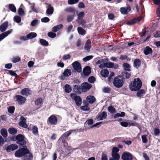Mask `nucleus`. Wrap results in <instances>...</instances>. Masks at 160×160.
Segmentation results:
<instances>
[{
  "mask_svg": "<svg viewBox=\"0 0 160 160\" xmlns=\"http://www.w3.org/2000/svg\"><path fill=\"white\" fill-rule=\"evenodd\" d=\"M142 86V82L140 79L138 78H134L133 82L129 84L130 89L132 91H136L139 90Z\"/></svg>",
  "mask_w": 160,
  "mask_h": 160,
  "instance_id": "obj_1",
  "label": "nucleus"
},
{
  "mask_svg": "<svg viewBox=\"0 0 160 160\" xmlns=\"http://www.w3.org/2000/svg\"><path fill=\"white\" fill-rule=\"evenodd\" d=\"M124 82V78L122 76H118L114 78L113 83L114 86L119 88L122 87Z\"/></svg>",
  "mask_w": 160,
  "mask_h": 160,
  "instance_id": "obj_2",
  "label": "nucleus"
},
{
  "mask_svg": "<svg viewBox=\"0 0 160 160\" xmlns=\"http://www.w3.org/2000/svg\"><path fill=\"white\" fill-rule=\"evenodd\" d=\"M29 153V150L27 147L21 148L17 150L15 153L14 155L17 158H21L24 156Z\"/></svg>",
  "mask_w": 160,
  "mask_h": 160,
  "instance_id": "obj_3",
  "label": "nucleus"
},
{
  "mask_svg": "<svg viewBox=\"0 0 160 160\" xmlns=\"http://www.w3.org/2000/svg\"><path fill=\"white\" fill-rule=\"evenodd\" d=\"M16 143L19 145L20 147H27L26 145L27 142L25 139V137L22 134L18 135L17 141Z\"/></svg>",
  "mask_w": 160,
  "mask_h": 160,
  "instance_id": "obj_4",
  "label": "nucleus"
},
{
  "mask_svg": "<svg viewBox=\"0 0 160 160\" xmlns=\"http://www.w3.org/2000/svg\"><path fill=\"white\" fill-rule=\"evenodd\" d=\"M70 96L72 99L75 101L76 105L78 107L80 106L82 102V100L81 97L77 95L75 93H71Z\"/></svg>",
  "mask_w": 160,
  "mask_h": 160,
  "instance_id": "obj_5",
  "label": "nucleus"
},
{
  "mask_svg": "<svg viewBox=\"0 0 160 160\" xmlns=\"http://www.w3.org/2000/svg\"><path fill=\"white\" fill-rule=\"evenodd\" d=\"M14 98L19 105L24 104L26 100V98L25 97L20 95H16L14 97Z\"/></svg>",
  "mask_w": 160,
  "mask_h": 160,
  "instance_id": "obj_6",
  "label": "nucleus"
},
{
  "mask_svg": "<svg viewBox=\"0 0 160 160\" xmlns=\"http://www.w3.org/2000/svg\"><path fill=\"white\" fill-rule=\"evenodd\" d=\"M47 122L52 125H56L57 123L58 119L54 115H52L49 117Z\"/></svg>",
  "mask_w": 160,
  "mask_h": 160,
  "instance_id": "obj_7",
  "label": "nucleus"
},
{
  "mask_svg": "<svg viewBox=\"0 0 160 160\" xmlns=\"http://www.w3.org/2000/svg\"><path fill=\"white\" fill-rule=\"evenodd\" d=\"M72 65L74 69L78 72H81L82 68L81 64L78 61H75L72 64Z\"/></svg>",
  "mask_w": 160,
  "mask_h": 160,
  "instance_id": "obj_8",
  "label": "nucleus"
},
{
  "mask_svg": "<svg viewBox=\"0 0 160 160\" xmlns=\"http://www.w3.org/2000/svg\"><path fill=\"white\" fill-rule=\"evenodd\" d=\"M122 159L123 160H132V155L130 153L127 152H124L121 157Z\"/></svg>",
  "mask_w": 160,
  "mask_h": 160,
  "instance_id": "obj_9",
  "label": "nucleus"
},
{
  "mask_svg": "<svg viewBox=\"0 0 160 160\" xmlns=\"http://www.w3.org/2000/svg\"><path fill=\"white\" fill-rule=\"evenodd\" d=\"M32 91L28 88H25L22 89L21 91V94L23 96H28L32 94Z\"/></svg>",
  "mask_w": 160,
  "mask_h": 160,
  "instance_id": "obj_10",
  "label": "nucleus"
},
{
  "mask_svg": "<svg viewBox=\"0 0 160 160\" xmlns=\"http://www.w3.org/2000/svg\"><path fill=\"white\" fill-rule=\"evenodd\" d=\"M72 71L70 69H67L64 70V72L62 73V75H61L60 78L61 80H64L65 79V77H68L72 74Z\"/></svg>",
  "mask_w": 160,
  "mask_h": 160,
  "instance_id": "obj_11",
  "label": "nucleus"
},
{
  "mask_svg": "<svg viewBox=\"0 0 160 160\" xmlns=\"http://www.w3.org/2000/svg\"><path fill=\"white\" fill-rule=\"evenodd\" d=\"M18 146L15 144H12L8 146L6 148L7 152L13 151L18 148Z\"/></svg>",
  "mask_w": 160,
  "mask_h": 160,
  "instance_id": "obj_12",
  "label": "nucleus"
},
{
  "mask_svg": "<svg viewBox=\"0 0 160 160\" xmlns=\"http://www.w3.org/2000/svg\"><path fill=\"white\" fill-rule=\"evenodd\" d=\"M92 87V85L87 82H84L82 84L81 89L82 92H86Z\"/></svg>",
  "mask_w": 160,
  "mask_h": 160,
  "instance_id": "obj_13",
  "label": "nucleus"
},
{
  "mask_svg": "<svg viewBox=\"0 0 160 160\" xmlns=\"http://www.w3.org/2000/svg\"><path fill=\"white\" fill-rule=\"evenodd\" d=\"M107 116V112L103 111L101 113H99L97 118L99 120H102L106 119Z\"/></svg>",
  "mask_w": 160,
  "mask_h": 160,
  "instance_id": "obj_14",
  "label": "nucleus"
},
{
  "mask_svg": "<svg viewBox=\"0 0 160 160\" xmlns=\"http://www.w3.org/2000/svg\"><path fill=\"white\" fill-rule=\"evenodd\" d=\"M8 25V22L5 21L0 26V30L2 32H4L7 29Z\"/></svg>",
  "mask_w": 160,
  "mask_h": 160,
  "instance_id": "obj_15",
  "label": "nucleus"
},
{
  "mask_svg": "<svg viewBox=\"0 0 160 160\" xmlns=\"http://www.w3.org/2000/svg\"><path fill=\"white\" fill-rule=\"evenodd\" d=\"M91 69L89 66H87L85 67L83 69V72L85 76L89 75L91 73Z\"/></svg>",
  "mask_w": 160,
  "mask_h": 160,
  "instance_id": "obj_16",
  "label": "nucleus"
},
{
  "mask_svg": "<svg viewBox=\"0 0 160 160\" xmlns=\"http://www.w3.org/2000/svg\"><path fill=\"white\" fill-rule=\"evenodd\" d=\"M91 41L90 39H88L87 40L85 45L84 47V49L88 52L90 51V50L91 48Z\"/></svg>",
  "mask_w": 160,
  "mask_h": 160,
  "instance_id": "obj_17",
  "label": "nucleus"
},
{
  "mask_svg": "<svg viewBox=\"0 0 160 160\" xmlns=\"http://www.w3.org/2000/svg\"><path fill=\"white\" fill-rule=\"evenodd\" d=\"M12 31V29H10L0 34V41L8 36Z\"/></svg>",
  "mask_w": 160,
  "mask_h": 160,
  "instance_id": "obj_18",
  "label": "nucleus"
},
{
  "mask_svg": "<svg viewBox=\"0 0 160 160\" xmlns=\"http://www.w3.org/2000/svg\"><path fill=\"white\" fill-rule=\"evenodd\" d=\"M141 64V60L139 58H137L135 59L134 60L133 66L135 68H138L140 66Z\"/></svg>",
  "mask_w": 160,
  "mask_h": 160,
  "instance_id": "obj_19",
  "label": "nucleus"
},
{
  "mask_svg": "<svg viewBox=\"0 0 160 160\" xmlns=\"http://www.w3.org/2000/svg\"><path fill=\"white\" fill-rule=\"evenodd\" d=\"M73 91L76 93L81 94L82 92L81 87L80 86L75 85L73 87Z\"/></svg>",
  "mask_w": 160,
  "mask_h": 160,
  "instance_id": "obj_20",
  "label": "nucleus"
},
{
  "mask_svg": "<svg viewBox=\"0 0 160 160\" xmlns=\"http://www.w3.org/2000/svg\"><path fill=\"white\" fill-rule=\"evenodd\" d=\"M144 54L147 55L149 54H152V49L148 46L146 47L144 50Z\"/></svg>",
  "mask_w": 160,
  "mask_h": 160,
  "instance_id": "obj_21",
  "label": "nucleus"
},
{
  "mask_svg": "<svg viewBox=\"0 0 160 160\" xmlns=\"http://www.w3.org/2000/svg\"><path fill=\"white\" fill-rule=\"evenodd\" d=\"M73 131V130H70L66 132L62 135L60 138L66 139L67 138L72 132Z\"/></svg>",
  "mask_w": 160,
  "mask_h": 160,
  "instance_id": "obj_22",
  "label": "nucleus"
},
{
  "mask_svg": "<svg viewBox=\"0 0 160 160\" xmlns=\"http://www.w3.org/2000/svg\"><path fill=\"white\" fill-rule=\"evenodd\" d=\"M86 99L88 102L91 104L93 103L96 100L95 98L93 96H88Z\"/></svg>",
  "mask_w": 160,
  "mask_h": 160,
  "instance_id": "obj_23",
  "label": "nucleus"
},
{
  "mask_svg": "<svg viewBox=\"0 0 160 160\" xmlns=\"http://www.w3.org/2000/svg\"><path fill=\"white\" fill-rule=\"evenodd\" d=\"M63 27L62 24H60L54 26L52 29V31L54 32H56L60 30Z\"/></svg>",
  "mask_w": 160,
  "mask_h": 160,
  "instance_id": "obj_24",
  "label": "nucleus"
},
{
  "mask_svg": "<svg viewBox=\"0 0 160 160\" xmlns=\"http://www.w3.org/2000/svg\"><path fill=\"white\" fill-rule=\"evenodd\" d=\"M53 11L54 9L53 7L51 6V4H49L48 5V8L46 11L47 14L48 15L52 14L53 13Z\"/></svg>",
  "mask_w": 160,
  "mask_h": 160,
  "instance_id": "obj_25",
  "label": "nucleus"
},
{
  "mask_svg": "<svg viewBox=\"0 0 160 160\" xmlns=\"http://www.w3.org/2000/svg\"><path fill=\"white\" fill-rule=\"evenodd\" d=\"M100 74L102 77L106 78L108 75L109 72L107 69H103L101 71Z\"/></svg>",
  "mask_w": 160,
  "mask_h": 160,
  "instance_id": "obj_26",
  "label": "nucleus"
},
{
  "mask_svg": "<svg viewBox=\"0 0 160 160\" xmlns=\"http://www.w3.org/2000/svg\"><path fill=\"white\" fill-rule=\"evenodd\" d=\"M66 139L65 138H60L58 140V142H60L62 141L63 147L64 148H66L68 147V143L67 142Z\"/></svg>",
  "mask_w": 160,
  "mask_h": 160,
  "instance_id": "obj_27",
  "label": "nucleus"
},
{
  "mask_svg": "<svg viewBox=\"0 0 160 160\" xmlns=\"http://www.w3.org/2000/svg\"><path fill=\"white\" fill-rule=\"evenodd\" d=\"M137 93V96L138 97H141L145 94V92L144 89H139L138 90Z\"/></svg>",
  "mask_w": 160,
  "mask_h": 160,
  "instance_id": "obj_28",
  "label": "nucleus"
},
{
  "mask_svg": "<svg viewBox=\"0 0 160 160\" xmlns=\"http://www.w3.org/2000/svg\"><path fill=\"white\" fill-rule=\"evenodd\" d=\"M37 36V34L36 33L34 32H31L29 33L27 35V38L29 39H32L35 38Z\"/></svg>",
  "mask_w": 160,
  "mask_h": 160,
  "instance_id": "obj_29",
  "label": "nucleus"
},
{
  "mask_svg": "<svg viewBox=\"0 0 160 160\" xmlns=\"http://www.w3.org/2000/svg\"><path fill=\"white\" fill-rule=\"evenodd\" d=\"M124 69L126 71H130V66L129 64L128 63H124L122 65Z\"/></svg>",
  "mask_w": 160,
  "mask_h": 160,
  "instance_id": "obj_30",
  "label": "nucleus"
},
{
  "mask_svg": "<svg viewBox=\"0 0 160 160\" xmlns=\"http://www.w3.org/2000/svg\"><path fill=\"white\" fill-rule=\"evenodd\" d=\"M6 72H7L8 74H9L12 76H15L16 78L18 76L17 73L15 72L12 71L11 70H6Z\"/></svg>",
  "mask_w": 160,
  "mask_h": 160,
  "instance_id": "obj_31",
  "label": "nucleus"
},
{
  "mask_svg": "<svg viewBox=\"0 0 160 160\" xmlns=\"http://www.w3.org/2000/svg\"><path fill=\"white\" fill-rule=\"evenodd\" d=\"M108 110L109 112L112 114L115 113L116 112V109L111 105L108 107Z\"/></svg>",
  "mask_w": 160,
  "mask_h": 160,
  "instance_id": "obj_32",
  "label": "nucleus"
},
{
  "mask_svg": "<svg viewBox=\"0 0 160 160\" xmlns=\"http://www.w3.org/2000/svg\"><path fill=\"white\" fill-rule=\"evenodd\" d=\"M8 8L11 11L13 12H15L16 11V8L13 4H10L8 5Z\"/></svg>",
  "mask_w": 160,
  "mask_h": 160,
  "instance_id": "obj_33",
  "label": "nucleus"
},
{
  "mask_svg": "<svg viewBox=\"0 0 160 160\" xmlns=\"http://www.w3.org/2000/svg\"><path fill=\"white\" fill-rule=\"evenodd\" d=\"M28 155H25L24 156V160H31L33 158V155L32 153L29 152Z\"/></svg>",
  "mask_w": 160,
  "mask_h": 160,
  "instance_id": "obj_34",
  "label": "nucleus"
},
{
  "mask_svg": "<svg viewBox=\"0 0 160 160\" xmlns=\"http://www.w3.org/2000/svg\"><path fill=\"white\" fill-rule=\"evenodd\" d=\"M65 92L67 93L70 92L72 91L71 87L68 84H66L64 86Z\"/></svg>",
  "mask_w": 160,
  "mask_h": 160,
  "instance_id": "obj_35",
  "label": "nucleus"
},
{
  "mask_svg": "<svg viewBox=\"0 0 160 160\" xmlns=\"http://www.w3.org/2000/svg\"><path fill=\"white\" fill-rule=\"evenodd\" d=\"M39 42L40 44L42 46H48L49 44L48 41L43 39H40Z\"/></svg>",
  "mask_w": 160,
  "mask_h": 160,
  "instance_id": "obj_36",
  "label": "nucleus"
},
{
  "mask_svg": "<svg viewBox=\"0 0 160 160\" xmlns=\"http://www.w3.org/2000/svg\"><path fill=\"white\" fill-rule=\"evenodd\" d=\"M104 65H105V67L107 68H114V63L111 62H104Z\"/></svg>",
  "mask_w": 160,
  "mask_h": 160,
  "instance_id": "obj_37",
  "label": "nucleus"
},
{
  "mask_svg": "<svg viewBox=\"0 0 160 160\" xmlns=\"http://www.w3.org/2000/svg\"><path fill=\"white\" fill-rule=\"evenodd\" d=\"M1 133L4 138H6L8 136L7 130L4 128L1 129Z\"/></svg>",
  "mask_w": 160,
  "mask_h": 160,
  "instance_id": "obj_38",
  "label": "nucleus"
},
{
  "mask_svg": "<svg viewBox=\"0 0 160 160\" xmlns=\"http://www.w3.org/2000/svg\"><path fill=\"white\" fill-rule=\"evenodd\" d=\"M9 132L12 135H14L17 132V130L15 128H11L8 129Z\"/></svg>",
  "mask_w": 160,
  "mask_h": 160,
  "instance_id": "obj_39",
  "label": "nucleus"
},
{
  "mask_svg": "<svg viewBox=\"0 0 160 160\" xmlns=\"http://www.w3.org/2000/svg\"><path fill=\"white\" fill-rule=\"evenodd\" d=\"M122 75L123 77L125 78L126 79H128L131 76V74L127 72L124 71L122 72Z\"/></svg>",
  "mask_w": 160,
  "mask_h": 160,
  "instance_id": "obj_40",
  "label": "nucleus"
},
{
  "mask_svg": "<svg viewBox=\"0 0 160 160\" xmlns=\"http://www.w3.org/2000/svg\"><path fill=\"white\" fill-rule=\"evenodd\" d=\"M77 29L78 33L81 35H84L86 32L81 27H78Z\"/></svg>",
  "mask_w": 160,
  "mask_h": 160,
  "instance_id": "obj_41",
  "label": "nucleus"
},
{
  "mask_svg": "<svg viewBox=\"0 0 160 160\" xmlns=\"http://www.w3.org/2000/svg\"><path fill=\"white\" fill-rule=\"evenodd\" d=\"M42 102V99L41 98H37L35 101V104L38 106L41 104Z\"/></svg>",
  "mask_w": 160,
  "mask_h": 160,
  "instance_id": "obj_42",
  "label": "nucleus"
},
{
  "mask_svg": "<svg viewBox=\"0 0 160 160\" xmlns=\"http://www.w3.org/2000/svg\"><path fill=\"white\" fill-rule=\"evenodd\" d=\"M12 60L13 62L15 63L20 61L21 60V58L18 56H16L13 58Z\"/></svg>",
  "mask_w": 160,
  "mask_h": 160,
  "instance_id": "obj_43",
  "label": "nucleus"
},
{
  "mask_svg": "<svg viewBox=\"0 0 160 160\" xmlns=\"http://www.w3.org/2000/svg\"><path fill=\"white\" fill-rule=\"evenodd\" d=\"M14 20L17 23H19L21 21V18L20 16L16 15L14 17Z\"/></svg>",
  "mask_w": 160,
  "mask_h": 160,
  "instance_id": "obj_44",
  "label": "nucleus"
},
{
  "mask_svg": "<svg viewBox=\"0 0 160 160\" xmlns=\"http://www.w3.org/2000/svg\"><path fill=\"white\" fill-rule=\"evenodd\" d=\"M80 108L81 110L86 111H89L90 110V108L88 106V104L84 106H81L80 107Z\"/></svg>",
  "mask_w": 160,
  "mask_h": 160,
  "instance_id": "obj_45",
  "label": "nucleus"
},
{
  "mask_svg": "<svg viewBox=\"0 0 160 160\" xmlns=\"http://www.w3.org/2000/svg\"><path fill=\"white\" fill-rule=\"evenodd\" d=\"M18 14L20 16H23L25 14V13L23 9L21 8H19L18 10Z\"/></svg>",
  "mask_w": 160,
  "mask_h": 160,
  "instance_id": "obj_46",
  "label": "nucleus"
},
{
  "mask_svg": "<svg viewBox=\"0 0 160 160\" xmlns=\"http://www.w3.org/2000/svg\"><path fill=\"white\" fill-rule=\"evenodd\" d=\"M112 156L114 159H119L120 156L118 153H112Z\"/></svg>",
  "mask_w": 160,
  "mask_h": 160,
  "instance_id": "obj_47",
  "label": "nucleus"
},
{
  "mask_svg": "<svg viewBox=\"0 0 160 160\" xmlns=\"http://www.w3.org/2000/svg\"><path fill=\"white\" fill-rule=\"evenodd\" d=\"M85 15V13L84 12L82 11L78 14V19H81L83 18Z\"/></svg>",
  "mask_w": 160,
  "mask_h": 160,
  "instance_id": "obj_48",
  "label": "nucleus"
},
{
  "mask_svg": "<svg viewBox=\"0 0 160 160\" xmlns=\"http://www.w3.org/2000/svg\"><path fill=\"white\" fill-rule=\"evenodd\" d=\"M32 133L34 134H38V128L36 126H33L32 129Z\"/></svg>",
  "mask_w": 160,
  "mask_h": 160,
  "instance_id": "obj_49",
  "label": "nucleus"
},
{
  "mask_svg": "<svg viewBox=\"0 0 160 160\" xmlns=\"http://www.w3.org/2000/svg\"><path fill=\"white\" fill-rule=\"evenodd\" d=\"M48 35L49 37L52 38H54L56 36V33L52 32H49L48 33Z\"/></svg>",
  "mask_w": 160,
  "mask_h": 160,
  "instance_id": "obj_50",
  "label": "nucleus"
},
{
  "mask_svg": "<svg viewBox=\"0 0 160 160\" xmlns=\"http://www.w3.org/2000/svg\"><path fill=\"white\" fill-rule=\"evenodd\" d=\"M19 125L21 127L25 128H26L28 127V125L25 122L20 121L19 122Z\"/></svg>",
  "mask_w": 160,
  "mask_h": 160,
  "instance_id": "obj_51",
  "label": "nucleus"
},
{
  "mask_svg": "<svg viewBox=\"0 0 160 160\" xmlns=\"http://www.w3.org/2000/svg\"><path fill=\"white\" fill-rule=\"evenodd\" d=\"M15 109V107L14 106H10L8 108V112L12 114L14 112Z\"/></svg>",
  "mask_w": 160,
  "mask_h": 160,
  "instance_id": "obj_52",
  "label": "nucleus"
},
{
  "mask_svg": "<svg viewBox=\"0 0 160 160\" xmlns=\"http://www.w3.org/2000/svg\"><path fill=\"white\" fill-rule=\"evenodd\" d=\"M79 0H68V2L69 4L72 5L78 3Z\"/></svg>",
  "mask_w": 160,
  "mask_h": 160,
  "instance_id": "obj_53",
  "label": "nucleus"
},
{
  "mask_svg": "<svg viewBox=\"0 0 160 160\" xmlns=\"http://www.w3.org/2000/svg\"><path fill=\"white\" fill-rule=\"evenodd\" d=\"M73 15H69L67 17V21L68 22H71L73 19Z\"/></svg>",
  "mask_w": 160,
  "mask_h": 160,
  "instance_id": "obj_54",
  "label": "nucleus"
},
{
  "mask_svg": "<svg viewBox=\"0 0 160 160\" xmlns=\"http://www.w3.org/2000/svg\"><path fill=\"white\" fill-rule=\"evenodd\" d=\"M142 142L144 143H145L148 142V140L146 136L145 135H142L141 136Z\"/></svg>",
  "mask_w": 160,
  "mask_h": 160,
  "instance_id": "obj_55",
  "label": "nucleus"
},
{
  "mask_svg": "<svg viewBox=\"0 0 160 160\" xmlns=\"http://www.w3.org/2000/svg\"><path fill=\"white\" fill-rule=\"evenodd\" d=\"M115 74L113 72H111L110 73L109 76L108 77V79L109 82H111L112 78V77L114 76Z\"/></svg>",
  "mask_w": 160,
  "mask_h": 160,
  "instance_id": "obj_56",
  "label": "nucleus"
},
{
  "mask_svg": "<svg viewBox=\"0 0 160 160\" xmlns=\"http://www.w3.org/2000/svg\"><path fill=\"white\" fill-rule=\"evenodd\" d=\"M96 80L95 78L93 76H91L88 78V81L91 83H93Z\"/></svg>",
  "mask_w": 160,
  "mask_h": 160,
  "instance_id": "obj_57",
  "label": "nucleus"
},
{
  "mask_svg": "<svg viewBox=\"0 0 160 160\" xmlns=\"http://www.w3.org/2000/svg\"><path fill=\"white\" fill-rule=\"evenodd\" d=\"M93 58V56L92 55L87 56L83 59V61L84 62H87L92 59Z\"/></svg>",
  "mask_w": 160,
  "mask_h": 160,
  "instance_id": "obj_58",
  "label": "nucleus"
},
{
  "mask_svg": "<svg viewBox=\"0 0 160 160\" xmlns=\"http://www.w3.org/2000/svg\"><path fill=\"white\" fill-rule=\"evenodd\" d=\"M120 11L121 13L123 14H127V12L126 9L124 8H120Z\"/></svg>",
  "mask_w": 160,
  "mask_h": 160,
  "instance_id": "obj_59",
  "label": "nucleus"
},
{
  "mask_svg": "<svg viewBox=\"0 0 160 160\" xmlns=\"http://www.w3.org/2000/svg\"><path fill=\"white\" fill-rule=\"evenodd\" d=\"M129 126H134L138 127L139 126V124L136 122H129Z\"/></svg>",
  "mask_w": 160,
  "mask_h": 160,
  "instance_id": "obj_60",
  "label": "nucleus"
},
{
  "mask_svg": "<svg viewBox=\"0 0 160 160\" xmlns=\"http://www.w3.org/2000/svg\"><path fill=\"white\" fill-rule=\"evenodd\" d=\"M135 23L136 22L133 18L130 20L128 21V22L126 23V24L129 25H131Z\"/></svg>",
  "mask_w": 160,
  "mask_h": 160,
  "instance_id": "obj_61",
  "label": "nucleus"
},
{
  "mask_svg": "<svg viewBox=\"0 0 160 160\" xmlns=\"http://www.w3.org/2000/svg\"><path fill=\"white\" fill-rule=\"evenodd\" d=\"M50 20L49 18L47 17L42 18L41 19V22H47Z\"/></svg>",
  "mask_w": 160,
  "mask_h": 160,
  "instance_id": "obj_62",
  "label": "nucleus"
},
{
  "mask_svg": "<svg viewBox=\"0 0 160 160\" xmlns=\"http://www.w3.org/2000/svg\"><path fill=\"white\" fill-rule=\"evenodd\" d=\"M111 88L108 87H104L103 89V91L105 93H109L110 92Z\"/></svg>",
  "mask_w": 160,
  "mask_h": 160,
  "instance_id": "obj_63",
  "label": "nucleus"
},
{
  "mask_svg": "<svg viewBox=\"0 0 160 160\" xmlns=\"http://www.w3.org/2000/svg\"><path fill=\"white\" fill-rule=\"evenodd\" d=\"M156 13L157 16L160 18V5L158 6V8L157 9Z\"/></svg>",
  "mask_w": 160,
  "mask_h": 160,
  "instance_id": "obj_64",
  "label": "nucleus"
}]
</instances>
